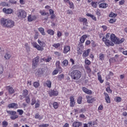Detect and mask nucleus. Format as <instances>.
<instances>
[{"mask_svg": "<svg viewBox=\"0 0 127 127\" xmlns=\"http://www.w3.org/2000/svg\"><path fill=\"white\" fill-rule=\"evenodd\" d=\"M79 20L80 22H83V23H86V22H87V19H86V18L80 17Z\"/></svg>", "mask_w": 127, "mask_h": 127, "instance_id": "7c9ffc66", "label": "nucleus"}, {"mask_svg": "<svg viewBox=\"0 0 127 127\" xmlns=\"http://www.w3.org/2000/svg\"><path fill=\"white\" fill-rule=\"evenodd\" d=\"M67 14L72 15V14H73V11H72L71 10H67L66 11Z\"/></svg>", "mask_w": 127, "mask_h": 127, "instance_id": "bf43d9fd", "label": "nucleus"}, {"mask_svg": "<svg viewBox=\"0 0 127 127\" xmlns=\"http://www.w3.org/2000/svg\"><path fill=\"white\" fill-rule=\"evenodd\" d=\"M6 90H7L9 94H14V89L9 86L6 87Z\"/></svg>", "mask_w": 127, "mask_h": 127, "instance_id": "f3484780", "label": "nucleus"}, {"mask_svg": "<svg viewBox=\"0 0 127 127\" xmlns=\"http://www.w3.org/2000/svg\"><path fill=\"white\" fill-rule=\"evenodd\" d=\"M25 101H26V103H27V104H30V98H29V96H26L25 97Z\"/></svg>", "mask_w": 127, "mask_h": 127, "instance_id": "79ce46f5", "label": "nucleus"}, {"mask_svg": "<svg viewBox=\"0 0 127 127\" xmlns=\"http://www.w3.org/2000/svg\"><path fill=\"white\" fill-rule=\"evenodd\" d=\"M59 92L58 91L56 90H52L50 93V96H54V97H56V96H58Z\"/></svg>", "mask_w": 127, "mask_h": 127, "instance_id": "6ab92c4d", "label": "nucleus"}, {"mask_svg": "<svg viewBox=\"0 0 127 127\" xmlns=\"http://www.w3.org/2000/svg\"><path fill=\"white\" fill-rule=\"evenodd\" d=\"M57 36H58V37H59V38H60V37H61V36H62V33H61V32H60L59 31H58Z\"/></svg>", "mask_w": 127, "mask_h": 127, "instance_id": "13d9d810", "label": "nucleus"}, {"mask_svg": "<svg viewBox=\"0 0 127 127\" xmlns=\"http://www.w3.org/2000/svg\"><path fill=\"white\" fill-rule=\"evenodd\" d=\"M125 41V39H121L120 40L119 39H117V43L116 44H121V43H123Z\"/></svg>", "mask_w": 127, "mask_h": 127, "instance_id": "c9c22d12", "label": "nucleus"}, {"mask_svg": "<svg viewBox=\"0 0 127 127\" xmlns=\"http://www.w3.org/2000/svg\"><path fill=\"white\" fill-rule=\"evenodd\" d=\"M91 52V49H88L87 50L84 51V53L82 54V56L83 58H86V57H88L89 56V53Z\"/></svg>", "mask_w": 127, "mask_h": 127, "instance_id": "ddd939ff", "label": "nucleus"}, {"mask_svg": "<svg viewBox=\"0 0 127 127\" xmlns=\"http://www.w3.org/2000/svg\"><path fill=\"white\" fill-rule=\"evenodd\" d=\"M40 13H41V15H48L49 16V13H45V11H40Z\"/></svg>", "mask_w": 127, "mask_h": 127, "instance_id": "09e8293b", "label": "nucleus"}, {"mask_svg": "<svg viewBox=\"0 0 127 127\" xmlns=\"http://www.w3.org/2000/svg\"><path fill=\"white\" fill-rule=\"evenodd\" d=\"M37 17L36 15L31 16V15H29L28 17V21L29 22H31V21H33V20H35Z\"/></svg>", "mask_w": 127, "mask_h": 127, "instance_id": "4468645a", "label": "nucleus"}, {"mask_svg": "<svg viewBox=\"0 0 127 127\" xmlns=\"http://www.w3.org/2000/svg\"><path fill=\"white\" fill-rule=\"evenodd\" d=\"M53 107H54V109H55L56 110L57 109H58V108L59 107V104H58L56 102H54Z\"/></svg>", "mask_w": 127, "mask_h": 127, "instance_id": "72a5a7b5", "label": "nucleus"}, {"mask_svg": "<svg viewBox=\"0 0 127 127\" xmlns=\"http://www.w3.org/2000/svg\"><path fill=\"white\" fill-rule=\"evenodd\" d=\"M63 64L64 66H67L68 65V61L67 60H65L63 62Z\"/></svg>", "mask_w": 127, "mask_h": 127, "instance_id": "603ef678", "label": "nucleus"}, {"mask_svg": "<svg viewBox=\"0 0 127 127\" xmlns=\"http://www.w3.org/2000/svg\"><path fill=\"white\" fill-rule=\"evenodd\" d=\"M58 79L59 81H62V79H64V75L63 74H61L58 76Z\"/></svg>", "mask_w": 127, "mask_h": 127, "instance_id": "a19ab883", "label": "nucleus"}, {"mask_svg": "<svg viewBox=\"0 0 127 127\" xmlns=\"http://www.w3.org/2000/svg\"><path fill=\"white\" fill-rule=\"evenodd\" d=\"M98 75V80L99 81L100 83H104V80L102 79V76L101 75V74L100 72L97 73Z\"/></svg>", "mask_w": 127, "mask_h": 127, "instance_id": "b1692460", "label": "nucleus"}, {"mask_svg": "<svg viewBox=\"0 0 127 127\" xmlns=\"http://www.w3.org/2000/svg\"><path fill=\"white\" fill-rule=\"evenodd\" d=\"M40 106V102H39V101H38L37 103H36L35 104V108L37 109V108H39Z\"/></svg>", "mask_w": 127, "mask_h": 127, "instance_id": "3c124183", "label": "nucleus"}, {"mask_svg": "<svg viewBox=\"0 0 127 127\" xmlns=\"http://www.w3.org/2000/svg\"><path fill=\"white\" fill-rule=\"evenodd\" d=\"M77 54H82V49H79L78 48H77Z\"/></svg>", "mask_w": 127, "mask_h": 127, "instance_id": "69168bd1", "label": "nucleus"}, {"mask_svg": "<svg viewBox=\"0 0 127 127\" xmlns=\"http://www.w3.org/2000/svg\"><path fill=\"white\" fill-rule=\"evenodd\" d=\"M82 91L88 95H92L93 93V92L91 90L88 89V88L85 87H82Z\"/></svg>", "mask_w": 127, "mask_h": 127, "instance_id": "f8f14e48", "label": "nucleus"}, {"mask_svg": "<svg viewBox=\"0 0 127 127\" xmlns=\"http://www.w3.org/2000/svg\"><path fill=\"white\" fill-rule=\"evenodd\" d=\"M117 15V14H116L113 12H111L110 14L109 15V17H116Z\"/></svg>", "mask_w": 127, "mask_h": 127, "instance_id": "2f4dec72", "label": "nucleus"}, {"mask_svg": "<svg viewBox=\"0 0 127 127\" xmlns=\"http://www.w3.org/2000/svg\"><path fill=\"white\" fill-rule=\"evenodd\" d=\"M17 113H18V115L19 116H22V115H23V110H21V109H18L17 110Z\"/></svg>", "mask_w": 127, "mask_h": 127, "instance_id": "e433bc0d", "label": "nucleus"}, {"mask_svg": "<svg viewBox=\"0 0 127 127\" xmlns=\"http://www.w3.org/2000/svg\"><path fill=\"white\" fill-rule=\"evenodd\" d=\"M36 103V99L35 98L33 97L31 100V105L32 106H34V104H35Z\"/></svg>", "mask_w": 127, "mask_h": 127, "instance_id": "58836bf2", "label": "nucleus"}, {"mask_svg": "<svg viewBox=\"0 0 127 127\" xmlns=\"http://www.w3.org/2000/svg\"><path fill=\"white\" fill-rule=\"evenodd\" d=\"M110 38L112 42H114V43H115V44H116V43H118V38L116 37V35L115 34H112L111 35Z\"/></svg>", "mask_w": 127, "mask_h": 127, "instance_id": "9d476101", "label": "nucleus"}, {"mask_svg": "<svg viewBox=\"0 0 127 127\" xmlns=\"http://www.w3.org/2000/svg\"><path fill=\"white\" fill-rule=\"evenodd\" d=\"M7 108H9V109H17L18 105L15 103H10L7 105Z\"/></svg>", "mask_w": 127, "mask_h": 127, "instance_id": "6e6552de", "label": "nucleus"}, {"mask_svg": "<svg viewBox=\"0 0 127 127\" xmlns=\"http://www.w3.org/2000/svg\"><path fill=\"white\" fill-rule=\"evenodd\" d=\"M111 34L110 33H108L106 35V37L105 39H110V37H111Z\"/></svg>", "mask_w": 127, "mask_h": 127, "instance_id": "0e129e2a", "label": "nucleus"}, {"mask_svg": "<svg viewBox=\"0 0 127 127\" xmlns=\"http://www.w3.org/2000/svg\"><path fill=\"white\" fill-rule=\"evenodd\" d=\"M116 98L117 103H120V102H122V98L120 97H116Z\"/></svg>", "mask_w": 127, "mask_h": 127, "instance_id": "864d4df0", "label": "nucleus"}, {"mask_svg": "<svg viewBox=\"0 0 127 127\" xmlns=\"http://www.w3.org/2000/svg\"><path fill=\"white\" fill-rule=\"evenodd\" d=\"M2 10L4 12V13H6V14H11L13 11L12 9L11 8L6 9L5 8H3L2 9Z\"/></svg>", "mask_w": 127, "mask_h": 127, "instance_id": "9b49d317", "label": "nucleus"}, {"mask_svg": "<svg viewBox=\"0 0 127 127\" xmlns=\"http://www.w3.org/2000/svg\"><path fill=\"white\" fill-rule=\"evenodd\" d=\"M106 91L108 92V93H112V92H113V91H112V90L111 89V88H110V87H108L106 89Z\"/></svg>", "mask_w": 127, "mask_h": 127, "instance_id": "338daca9", "label": "nucleus"}, {"mask_svg": "<svg viewBox=\"0 0 127 127\" xmlns=\"http://www.w3.org/2000/svg\"><path fill=\"white\" fill-rule=\"evenodd\" d=\"M17 16L19 18H25L26 17V12L24 10L19 9L17 11Z\"/></svg>", "mask_w": 127, "mask_h": 127, "instance_id": "20e7f679", "label": "nucleus"}, {"mask_svg": "<svg viewBox=\"0 0 127 127\" xmlns=\"http://www.w3.org/2000/svg\"><path fill=\"white\" fill-rule=\"evenodd\" d=\"M60 43H55L53 45V47H55V48H58L59 47H60Z\"/></svg>", "mask_w": 127, "mask_h": 127, "instance_id": "37998d69", "label": "nucleus"}, {"mask_svg": "<svg viewBox=\"0 0 127 127\" xmlns=\"http://www.w3.org/2000/svg\"><path fill=\"white\" fill-rule=\"evenodd\" d=\"M104 95L105 97V100L106 101V102L110 104V103H111V99L110 98V96H109V94L106 92H104Z\"/></svg>", "mask_w": 127, "mask_h": 127, "instance_id": "a211bd4d", "label": "nucleus"}, {"mask_svg": "<svg viewBox=\"0 0 127 127\" xmlns=\"http://www.w3.org/2000/svg\"><path fill=\"white\" fill-rule=\"evenodd\" d=\"M38 31L41 33L42 35H46V33L44 32V28L40 27L38 28Z\"/></svg>", "mask_w": 127, "mask_h": 127, "instance_id": "393cba45", "label": "nucleus"}, {"mask_svg": "<svg viewBox=\"0 0 127 127\" xmlns=\"http://www.w3.org/2000/svg\"><path fill=\"white\" fill-rule=\"evenodd\" d=\"M86 15H87V16L91 17V18H92V19H93V20H94V21H97V19L96 18V16H95V15H92L90 13L86 14Z\"/></svg>", "mask_w": 127, "mask_h": 127, "instance_id": "a878e982", "label": "nucleus"}, {"mask_svg": "<svg viewBox=\"0 0 127 127\" xmlns=\"http://www.w3.org/2000/svg\"><path fill=\"white\" fill-rule=\"evenodd\" d=\"M68 3L69 4L70 8H74V3H73V2H69Z\"/></svg>", "mask_w": 127, "mask_h": 127, "instance_id": "680f3d73", "label": "nucleus"}, {"mask_svg": "<svg viewBox=\"0 0 127 127\" xmlns=\"http://www.w3.org/2000/svg\"><path fill=\"white\" fill-rule=\"evenodd\" d=\"M77 103L78 104H82V97H79L77 99Z\"/></svg>", "mask_w": 127, "mask_h": 127, "instance_id": "5fc2aeb1", "label": "nucleus"}, {"mask_svg": "<svg viewBox=\"0 0 127 127\" xmlns=\"http://www.w3.org/2000/svg\"><path fill=\"white\" fill-rule=\"evenodd\" d=\"M86 38H87V35H83L80 39V42L84 43V42H85V40H86Z\"/></svg>", "mask_w": 127, "mask_h": 127, "instance_id": "5701e85b", "label": "nucleus"}, {"mask_svg": "<svg viewBox=\"0 0 127 127\" xmlns=\"http://www.w3.org/2000/svg\"><path fill=\"white\" fill-rule=\"evenodd\" d=\"M82 43H79L77 48L83 49V48H84V46H83Z\"/></svg>", "mask_w": 127, "mask_h": 127, "instance_id": "a18cd8bd", "label": "nucleus"}, {"mask_svg": "<svg viewBox=\"0 0 127 127\" xmlns=\"http://www.w3.org/2000/svg\"><path fill=\"white\" fill-rule=\"evenodd\" d=\"M108 5L107 3H102L99 4V7H100V8H107V7H108Z\"/></svg>", "mask_w": 127, "mask_h": 127, "instance_id": "412c9836", "label": "nucleus"}, {"mask_svg": "<svg viewBox=\"0 0 127 127\" xmlns=\"http://www.w3.org/2000/svg\"><path fill=\"white\" fill-rule=\"evenodd\" d=\"M85 69L87 70V73H91V68L89 67V65H86Z\"/></svg>", "mask_w": 127, "mask_h": 127, "instance_id": "49530a36", "label": "nucleus"}, {"mask_svg": "<svg viewBox=\"0 0 127 127\" xmlns=\"http://www.w3.org/2000/svg\"><path fill=\"white\" fill-rule=\"evenodd\" d=\"M70 75L73 80H79L82 76V72L79 70H74L71 72Z\"/></svg>", "mask_w": 127, "mask_h": 127, "instance_id": "7ed1b4c3", "label": "nucleus"}, {"mask_svg": "<svg viewBox=\"0 0 127 127\" xmlns=\"http://www.w3.org/2000/svg\"><path fill=\"white\" fill-rule=\"evenodd\" d=\"M49 127V124H42L40 125V127Z\"/></svg>", "mask_w": 127, "mask_h": 127, "instance_id": "774afa93", "label": "nucleus"}, {"mask_svg": "<svg viewBox=\"0 0 127 127\" xmlns=\"http://www.w3.org/2000/svg\"><path fill=\"white\" fill-rule=\"evenodd\" d=\"M35 118V119H39V120H42V119H43V117L42 116H40L38 113L36 114Z\"/></svg>", "mask_w": 127, "mask_h": 127, "instance_id": "f704fd0d", "label": "nucleus"}, {"mask_svg": "<svg viewBox=\"0 0 127 127\" xmlns=\"http://www.w3.org/2000/svg\"><path fill=\"white\" fill-rule=\"evenodd\" d=\"M96 101V98L95 97L91 98L90 99L87 100V103L88 104H92V103H93V102H95Z\"/></svg>", "mask_w": 127, "mask_h": 127, "instance_id": "bb28decb", "label": "nucleus"}, {"mask_svg": "<svg viewBox=\"0 0 127 127\" xmlns=\"http://www.w3.org/2000/svg\"><path fill=\"white\" fill-rule=\"evenodd\" d=\"M38 43L40 46L39 45H38L37 43H32L33 47L36 48V49H37V50H38L39 51H43V50H44L43 47L45 46V43L42 42L39 40H38Z\"/></svg>", "mask_w": 127, "mask_h": 127, "instance_id": "f03ea898", "label": "nucleus"}, {"mask_svg": "<svg viewBox=\"0 0 127 127\" xmlns=\"http://www.w3.org/2000/svg\"><path fill=\"white\" fill-rule=\"evenodd\" d=\"M47 33L50 35H54V31L52 29H49L47 31Z\"/></svg>", "mask_w": 127, "mask_h": 127, "instance_id": "c85d7f7f", "label": "nucleus"}, {"mask_svg": "<svg viewBox=\"0 0 127 127\" xmlns=\"http://www.w3.org/2000/svg\"><path fill=\"white\" fill-rule=\"evenodd\" d=\"M39 62V57H37L33 60L32 68L35 69L37 67V64Z\"/></svg>", "mask_w": 127, "mask_h": 127, "instance_id": "0eeeda50", "label": "nucleus"}, {"mask_svg": "<svg viewBox=\"0 0 127 127\" xmlns=\"http://www.w3.org/2000/svg\"><path fill=\"white\" fill-rule=\"evenodd\" d=\"M54 54L56 55V56H61V53L59 52H55Z\"/></svg>", "mask_w": 127, "mask_h": 127, "instance_id": "052dcab7", "label": "nucleus"}, {"mask_svg": "<svg viewBox=\"0 0 127 127\" xmlns=\"http://www.w3.org/2000/svg\"><path fill=\"white\" fill-rule=\"evenodd\" d=\"M6 113L11 115L10 117L11 120H14L18 118V115H16V112L15 111L7 110Z\"/></svg>", "mask_w": 127, "mask_h": 127, "instance_id": "39448f33", "label": "nucleus"}, {"mask_svg": "<svg viewBox=\"0 0 127 127\" xmlns=\"http://www.w3.org/2000/svg\"><path fill=\"white\" fill-rule=\"evenodd\" d=\"M102 41L104 42L106 46H114V44L113 42L110 41L109 39H106L105 37H103L102 38Z\"/></svg>", "mask_w": 127, "mask_h": 127, "instance_id": "423d86ee", "label": "nucleus"}, {"mask_svg": "<svg viewBox=\"0 0 127 127\" xmlns=\"http://www.w3.org/2000/svg\"><path fill=\"white\" fill-rule=\"evenodd\" d=\"M2 127H7V126H8V123L5 121H4L2 123Z\"/></svg>", "mask_w": 127, "mask_h": 127, "instance_id": "473e14b6", "label": "nucleus"}, {"mask_svg": "<svg viewBox=\"0 0 127 127\" xmlns=\"http://www.w3.org/2000/svg\"><path fill=\"white\" fill-rule=\"evenodd\" d=\"M72 126L73 127H81V126H82V123H81V122H75L73 123Z\"/></svg>", "mask_w": 127, "mask_h": 127, "instance_id": "4be33fe9", "label": "nucleus"}, {"mask_svg": "<svg viewBox=\"0 0 127 127\" xmlns=\"http://www.w3.org/2000/svg\"><path fill=\"white\" fill-rule=\"evenodd\" d=\"M43 61H45V62H50V61L52 60V58L50 57V58H47V59H43Z\"/></svg>", "mask_w": 127, "mask_h": 127, "instance_id": "ea45409f", "label": "nucleus"}, {"mask_svg": "<svg viewBox=\"0 0 127 127\" xmlns=\"http://www.w3.org/2000/svg\"><path fill=\"white\" fill-rule=\"evenodd\" d=\"M46 85L48 88H51V85H52L51 81L50 80L47 81Z\"/></svg>", "mask_w": 127, "mask_h": 127, "instance_id": "4c0bfd02", "label": "nucleus"}, {"mask_svg": "<svg viewBox=\"0 0 127 127\" xmlns=\"http://www.w3.org/2000/svg\"><path fill=\"white\" fill-rule=\"evenodd\" d=\"M4 58H5V60H9V59L11 58V55L10 54V53L9 52H6L5 53Z\"/></svg>", "mask_w": 127, "mask_h": 127, "instance_id": "dca6fc26", "label": "nucleus"}, {"mask_svg": "<svg viewBox=\"0 0 127 127\" xmlns=\"http://www.w3.org/2000/svg\"><path fill=\"white\" fill-rule=\"evenodd\" d=\"M70 46H64V48L63 53H64V54H67V53L70 51Z\"/></svg>", "mask_w": 127, "mask_h": 127, "instance_id": "2eb2a0df", "label": "nucleus"}, {"mask_svg": "<svg viewBox=\"0 0 127 127\" xmlns=\"http://www.w3.org/2000/svg\"><path fill=\"white\" fill-rule=\"evenodd\" d=\"M33 86L34 87H35V88H38V87H39V82H34Z\"/></svg>", "mask_w": 127, "mask_h": 127, "instance_id": "8fccbe9b", "label": "nucleus"}, {"mask_svg": "<svg viewBox=\"0 0 127 127\" xmlns=\"http://www.w3.org/2000/svg\"><path fill=\"white\" fill-rule=\"evenodd\" d=\"M56 66L57 68L58 69L59 71L62 72V68H61V66H60V61H57L56 63Z\"/></svg>", "mask_w": 127, "mask_h": 127, "instance_id": "aec40b11", "label": "nucleus"}, {"mask_svg": "<svg viewBox=\"0 0 127 127\" xmlns=\"http://www.w3.org/2000/svg\"><path fill=\"white\" fill-rule=\"evenodd\" d=\"M0 5L1 6H8V3L5 2H1V3H0Z\"/></svg>", "mask_w": 127, "mask_h": 127, "instance_id": "c03bdc74", "label": "nucleus"}, {"mask_svg": "<svg viewBox=\"0 0 127 127\" xmlns=\"http://www.w3.org/2000/svg\"><path fill=\"white\" fill-rule=\"evenodd\" d=\"M99 59L100 60H104V54H100L99 55Z\"/></svg>", "mask_w": 127, "mask_h": 127, "instance_id": "e2e57ef3", "label": "nucleus"}, {"mask_svg": "<svg viewBox=\"0 0 127 127\" xmlns=\"http://www.w3.org/2000/svg\"><path fill=\"white\" fill-rule=\"evenodd\" d=\"M28 90H26V89H24L23 91V92H22V95L23 96H24V97H26V96H27V95H28Z\"/></svg>", "mask_w": 127, "mask_h": 127, "instance_id": "c756f323", "label": "nucleus"}, {"mask_svg": "<svg viewBox=\"0 0 127 127\" xmlns=\"http://www.w3.org/2000/svg\"><path fill=\"white\" fill-rule=\"evenodd\" d=\"M0 24L2 27L12 28L14 26V21L11 19L1 18L0 19Z\"/></svg>", "mask_w": 127, "mask_h": 127, "instance_id": "f257e3e1", "label": "nucleus"}, {"mask_svg": "<svg viewBox=\"0 0 127 127\" xmlns=\"http://www.w3.org/2000/svg\"><path fill=\"white\" fill-rule=\"evenodd\" d=\"M85 63L86 65H88V66L91 64V62L87 59H85Z\"/></svg>", "mask_w": 127, "mask_h": 127, "instance_id": "de8ad7c7", "label": "nucleus"}, {"mask_svg": "<svg viewBox=\"0 0 127 127\" xmlns=\"http://www.w3.org/2000/svg\"><path fill=\"white\" fill-rule=\"evenodd\" d=\"M98 2H95V1H92L91 2V5L93 7H94V8H97V6H98Z\"/></svg>", "mask_w": 127, "mask_h": 127, "instance_id": "cd10ccee", "label": "nucleus"}, {"mask_svg": "<svg viewBox=\"0 0 127 127\" xmlns=\"http://www.w3.org/2000/svg\"><path fill=\"white\" fill-rule=\"evenodd\" d=\"M69 100H70V107L71 108H73L75 106V99L74 98V96H70L69 97Z\"/></svg>", "mask_w": 127, "mask_h": 127, "instance_id": "1a4fd4ad", "label": "nucleus"}, {"mask_svg": "<svg viewBox=\"0 0 127 127\" xmlns=\"http://www.w3.org/2000/svg\"><path fill=\"white\" fill-rule=\"evenodd\" d=\"M39 35V33H38L37 31L36 32V33L34 37V39H37V38H38Z\"/></svg>", "mask_w": 127, "mask_h": 127, "instance_id": "6e6d98bb", "label": "nucleus"}, {"mask_svg": "<svg viewBox=\"0 0 127 127\" xmlns=\"http://www.w3.org/2000/svg\"><path fill=\"white\" fill-rule=\"evenodd\" d=\"M85 112H86V109L85 108H82L79 111L78 113L81 114L82 113H85Z\"/></svg>", "mask_w": 127, "mask_h": 127, "instance_id": "4d7b16f0", "label": "nucleus"}]
</instances>
